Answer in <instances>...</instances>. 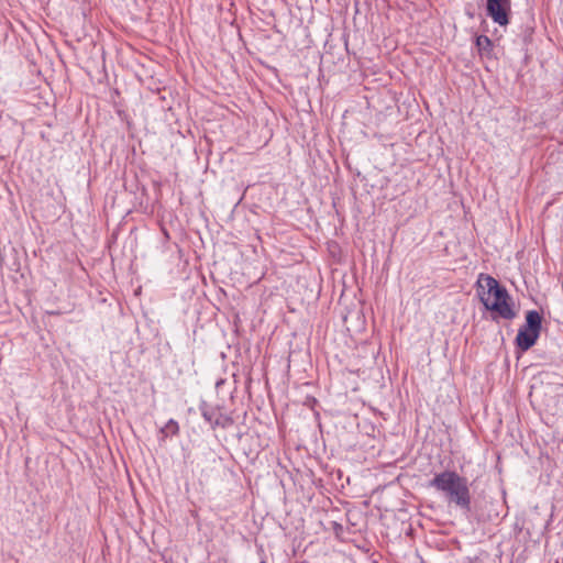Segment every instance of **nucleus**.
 Here are the masks:
<instances>
[{
  "mask_svg": "<svg viewBox=\"0 0 563 563\" xmlns=\"http://www.w3.org/2000/svg\"><path fill=\"white\" fill-rule=\"evenodd\" d=\"M476 291L484 307L496 312L500 318L511 320L516 317L507 289L492 276L481 274L476 283Z\"/></svg>",
  "mask_w": 563,
  "mask_h": 563,
  "instance_id": "obj_1",
  "label": "nucleus"
},
{
  "mask_svg": "<svg viewBox=\"0 0 563 563\" xmlns=\"http://www.w3.org/2000/svg\"><path fill=\"white\" fill-rule=\"evenodd\" d=\"M429 486L442 493L449 504L464 511L471 510V492L468 481L455 471H444L435 474Z\"/></svg>",
  "mask_w": 563,
  "mask_h": 563,
  "instance_id": "obj_2",
  "label": "nucleus"
},
{
  "mask_svg": "<svg viewBox=\"0 0 563 563\" xmlns=\"http://www.w3.org/2000/svg\"><path fill=\"white\" fill-rule=\"evenodd\" d=\"M542 328V316L537 310H529L526 313V322L518 330L516 336L517 346L521 351H528L532 347L541 332Z\"/></svg>",
  "mask_w": 563,
  "mask_h": 563,
  "instance_id": "obj_3",
  "label": "nucleus"
},
{
  "mask_svg": "<svg viewBox=\"0 0 563 563\" xmlns=\"http://www.w3.org/2000/svg\"><path fill=\"white\" fill-rule=\"evenodd\" d=\"M511 0H486V14L498 25L510 22Z\"/></svg>",
  "mask_w": 563,
  "mask_h": 563,
  "instance_id": "obj_4",
  "label": "nucleus"
},
{
  "mask_svg": "<svg viewBox=\"0 0 563 563\" xmlns=\"http://www.w3.org/2000/svg\"><path fill=\"white\" fill-rule=\"evenodd\" d=\"M199 411L205 419L206 422H208L211 427V429H216L214 426V418L218 416L219 411L222 409L220 406H211L206 400H201L199 402Z\"/></svg>",
  "mask_w": 563,
  "mask_h": 563,
  "instance_id": "obj_5",
  "label": "nucleus"
},
{
  "mask_svg": "<svg viewBox=\"0 0 563 563\" xmlns=\"http://www.w3.org/2000/svg\"><path fill=\"white\" fill-rule=\"evenodd\" d=\"M234 423L233 418L230 415L223 413L221 410L218 416L214 418L216 428L228 429Z\"/></svg>",
  "mask_w": 563,
  "mask_h": 563,
  "instance_id": "obj_6",
  "label": "nucleus"
},
{
  "mask_svg": "<svg viewBox=\"0 0 563 563\" xmlns=\"http://www.w3.org/2000/svg\"><path fill=\"white\" fill-rule=\"evenodd\" d=\"M163 438L168 435H177L179 433V424L176 420L169 419L167 423L161 429Z\"/></svg>",
  "mask_w": 563,
  "mask_h": 563,
  "instance_id": "obj_7",
  "label": "nucleus"
},
{
  "mask_svg": "<svg viewBox=\"0 0 563 563\" xmlns=\"http://www.w3.org/2000/svg\"><path fill=\"white\" fill-rule=\"evenodd\" d=\"M476 46L481 53H489L493 49V41L486 35L476 37Z\"/></svg>",
  "mask_w": 563,
  "mask_h": 563,
  "instance_id": "obj_8",
  "label": "nucleus"
},
{
  "mask_svg": "<svg viewBox=\"0 0 563 563\" xmlns=\"http://www.w3.org/2000/svg\"><path fill=\"white\" fill-rule=\"evenodd\" d=\"M343 125V129H341L340 131V135H339V139H340V143L342 145V151L343 153L345 152V143L349 144L350 141H351V137H350V130L347 128V124L345 122L342 123Z\"/></svg>",
  "mask_w": 563,
  "mask_h": 563,
  "instance_id": "obj_9",
  "label": "nucleus"
},
{
  "mask_svg": "<svg viewBox=\"0 0 563 563\" xmlns=\"http://www.w3.org/2000/svg\"><path fill=\"white\" fill-rule=\"evenodd\" d=\"M209 455V459L213 462V463H217V462H221L222 461V457L219 456L218 454H216L213 451H210L208 453Z\"/></svg>",
  "mask_w": 563,
  "mask_h": 563,
  "instance_id": "obj_10",
  "label": "nucleus"
},
{
  "mask_svg": "<svg viewBox=\"0 0 563 563\" xmlns=\"http://www.w3.org/2000/svg\"><path fill=\"white\" fill-rule=\"evenodd\" d=\"M342 38H343V42H344V47H345L346 54H350V51H349V33L346 32V30L344 31V33L342 35Z\"/></svg>",
  "mask_w": 563,
  "mask_h": 563,
  "instance_id": "obj_11",
  "label": "nucleus"
},
{
  "mask_svg": "<svg viewBox=\"0 0 563 563\" xmlns=\"http://www.w3.org/2000/svg\"><path fill=\"white\" fill-rule=\"evenodd\" d=\"M341 319L344 325H346L347 319H349V310H341Z\"/></svg>",
  "mask_w": 563,
  "mask_h": 563,
  "instance_id": "obj_12",
  "label": "nucleus"
},
{
  "mask_svg": "<svg viewBox=\"0 0 563 563\" xmlns=\"http://www.w3.org/2000/svg\"><path fill=\"white\" fill-rule=\"evenodd\" d=\"M343 531V527L336 522H334V532L338 538H341V533Z\"/></svg>",
  "mask_w": 563,
  "mask_h": 563,
  "instance_id": "obj_13",
  "label": "nucleus"
},
{
  "mask_svg": "<svg viewBox=\"0 0 563 563\" xmlns=\"http://www.w3.org/2000/svg\"><path fill=\"white\" fill-rule=\"evenodd\" d=\"M45 313L49 314V316H59L60 311H58V310H46Z\"/></svg>",
  "mask_w": 563,
  "mask_h": 563,
  "instance_id": "obj_14",
  "label": "nucleus"
},
{
  "mask_svg": "<svg viewBox=\"0 0 563 563\" xmlns=\"http://www.w3.org/2000/svg\"><path fill=\"white\" fill-rule=\"evenodd\" d=\"M344 163H345V165H346L347 169H351V168H352V167H351V164H350V161H349V154L345 156V161H344Z\"/></svg>",
  "mask_w": 563,
  "mask_h": 563,
  "instance_id": "obj_15",
  "label": "nucleus"
}]
</instances>
